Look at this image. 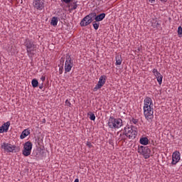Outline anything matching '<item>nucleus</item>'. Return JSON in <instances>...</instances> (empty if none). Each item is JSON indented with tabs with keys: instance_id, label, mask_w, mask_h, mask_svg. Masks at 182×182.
<instances>
[{
	"instance_id": "nucleus-17",
	"label": "nucleus",
	"mask_w": 182,
	"mask_h": 182,
	"mask_svg": "<svg viewBox=\"0 0 182 182\" xmlns=\"http://www.w3.org/2000/svg\"><path fill=\"white\" fill-rule=\"evenodd\" d=\"M33 144H32V142L31 141H26L24 144H23V147L24 149H26L28 150H30V151H32V147H33Z\"/></svg>"
},
{
	"instance_id": "nucleus-23",
	"label": "nucleus",
	"mask_w": 182,
	"mask_h": 182,
	"mask_svg": "<svg viewBox=\"0 0 182 182\" xmlns=\"http://www.w3.org/2000/svg\"><path fill=\"white\" fill-rule=\"evenodd\" d=\"M116 59V65H122V57L119 55H117L115 57Z\"/></svg>"
},
{
	"instance_id": "nucleus-28",
	"label": "nucleus",
	"mask_w": 182,
	"mask_h": 182,
	"mask_svg": "<svg viewBox=\"0 0 182 182\" xmlns=\"http://www.w3.org/2000/svg\"><path fill=\"white\" fill-rule=\"evenodd\" d=\"M130 122H131L133 124H137V123H139V119L132 118V119L130 120Z\"/></svg>"
},
{
	"instance_id": "nucleus-36",
	"label": "nucleus",
	"mask_w": 182,
	"mask_h": 182,
	"mask_svg": "<svg viewBox=\"0 0 182 182\" xmlns=\"http://www.w3.org/2000/svg\"><path fill=\"white\" fill-rule=\"evenodd\" d=\"M151 4H154L156 2V0H149Z\"/></svg>"
},
{
	"instance_id": "nucleus-24",
	"label": "nucleus",
	"mask_w": 182,
	"mask_h": 182,
	"mask_svg": "<svg viewBox=\"0 0 182 182\" xmlns=\"http://www.w3.org/2000/svg\"><path fill=\"white\" fill-rule=\"evenodd\" d=\"M156 80L159 85H161V83H163V75L161 74L160 75L156 77Z\"/></svg>"
},
{
	"instance_id": "nucleus-6",
	"label": "nucleus",
	"mask_w": 182,
	"mask_h": 182,
	"mask_svg": "<svg viewBox=\"0 0 182 182\" xmlns=\"http://www.w3.org/2000/svg\"><path fill=\"white\" fill-rule=\"evenodd\" d=\"M95 16H96V13H91L84 17L80 21V26H87V25H90L91 22H93V19H95Z\"/></svg>"
},
{
	"instance_id": "nucleus-16",
	"label": "nucleus",
	"mask_w": 182,
	"mask_h": 182,
	"mask_svg": "<svg viewBox=\"0 0 182 182\" xmlns=\"http://www.w3.org/2000/svg\"><path fill=\"white\" fill-rule=\"evenodd\" d=\"M139 143L143 146H147V144H149V138L148 137L140 138Z\"/></svg>"
},
{
	"instance_id": "nucleus-38",
	"label": "nucleus",
	"mask_w": 182,
	"mask_h": 182,
	"mask_svg": "<svg viewBox=\"0 0 182 182\" xmlns=\"http://www.w3.org/2000/svg\"><path fill=\"white\" fill-rule=\"evenodd\" d=\"M9 1V2H10V4H12V2H14V1H15V0H8Z\"/></svg>"
},
{
	"instance_id": "nucleus-5",
	"label": "nucleus",
	"mask_w": 182,
	"mask_h": 182,
	"mask_svg": "<svg viewBox=\"0 0 182 182\" xmlns=\"http://www.w3.org/2000/svg\"><path fill=\"white\" fill-rule=\"evenodd\" d=\"M1 148L7 153H18L21 150L19 147L6 142L2 144Z\"/></svg>"
},
{
	"instance_id": "nucleus-9",
	"label": "nucleus",
	"mask_w": 182,
	"mask_h": 182,
	"mask_svg": "<svg viewBox=\"0 0 182 182\" xmlns=\"http://www.w3.org/2000/svg\"><path fill=\"white\" fill-rule=\"evenodd\" d=\"M106 79H107V77H106V75H101L99 78L97 84L94 87L93 91L97 92L99 89H102V87H103V86L105 85V83H106Z\"/></svg>"
},
{
	"instance_id": "nucleus-31",
	"label": "nucleus",
	"mask_w": 182,
	"mask_h": 182,
	"mask_svg": "<svg viewBox=\"0 0 182 182\" xmlns=\"http://www.w3.org/2000/svg\"><path fill=\"white\" fill-rule=\"evenodd\" d=\"M86 145L87 146V147H89V149H92V147H93V145H92V143L90 141H87Z\"/></svg>"
},
{
	"instance_id": "nucleus-8",
	"label": "nucleus",
	"mask_w": 182,
	"mask_h": 182,
	"mask_svg": "<svg viewBox=\"0 0 182 182\" xmlns=\"http://www.w3.org/2000/svg\"><path fill=\"white\" fill-rule=\"evenodd\" d=\"M138 153L144 156V159H149L150 153H151V151L147 146L144 147L143 146H141L138 149Z\"/></svg>"
},
{
	"instance_id": "nucleus-12",
	"label": "nucleus",
	"mask_w": 182,
	"mask_h": 182,
	"mask_svg": "<svg viewBox=\"0 0 182 182\" xmlns=\"http://www.w3.org/2000/svg\"><path fill=\"white\" fill-rule=\"evenodd\" d=\"M9 126H11L10 122H7L3 124L2 126L0 127V133L8 132V130H9Z\"/></svg>"
},
{
	"instance_id": "nucleus-13",
	"label": "nucleus",
	"mask_w": 182,
	"mask_h": 182,
	"mask_svg": "<svg viewBox=\"0 0 182 182\" xmlns=\"http://www.w3.org/2000/svg\"><path fill=\"white\" fill-rule=\"evenodd\" d=\"M31 134V131L28 129H24L20 135V139L23 140L25 137H28Z\"/></svg>"
},
{
	"instance_id": "nucleus-3",
	"label": "nucleus",
	"mask_w": 182,
	"mask_h": 182,
	"mask_svg": "<svg viewBox=\"0 0 182 182\" xmlns=\"http://www.w3.org/2000/svg\"><path fill=\"white\" fill-rule=\"evenodd\" d=\"M109 129H120L123 126V120L120 118H114V117H109L107 123Z\"/></svg>"
},
{
	"instance_id": "nucleus-29",
	"label": "nucleus",
	"mask_w": 182,
	"mask_h": 182,
	"mask_svg": "<svg viewBox=\"0 0 182 182\" xmlns=\"http://www.w3.org/2000/svg\"><path fill=\"white\" fill-rule=\"evenodd\" d=\"M90 119L92 121L96 120V116L95 115V114L92 113L91 114H90Z\"/></svg>"
},
{
	"instance_id": "nucleus-7",
	"label": "nucleus",
	"mask_w": 182,
	"mask_h": 182,
	"mask_svg": "<svg viewBox=\"0 0 182 182\" xmlns=\"http://www.w3.org/2000/svg\"><path fill=\"white\" fill-rule=\"evenodd\" d=\"M73 68V60H72V58L69 54H66L65 56V62L64 65L65 69V73H69L70 70H72V68Z\"/></svg>"
},
{
	"instance_id": "nucleus-1",
	"label": "nucleus",
	"mask_w": 182,
	"mask_h": 182,
	"mask_svg": "<svg viewBox=\"0 0 182 182\" xmlns=\"http://www.w3.org/2000/svg\"><path fill=\"white\" fill-rule=\"evenodd\" d=\"M153 100L150 97H146L144 100V115L147 122H152L154 119V108Z\"/></svg>"
},
{
	"instance_id": "nucleus-34",
	"label": "nucleus",
	"mask_w": 182,
	"mask_h": 182,
	"mask_svg": "<svg viewBox=\"0 0 182 182\" xmlns=\"http://www.w3.org/2000/svg\"><path fill=\"white\" fill-rule=\"evenodd\" d=\"M39 89H43V82L39 85Z\"/></svg>"
},
{
	"instance_id": "nucleus-20",
	"label": "nucleus",
	"mask_w": 182,
	"mask_h": 182,
	"mask_svg": "<svg viewBox=\"0 0 182 182\" xmlns=\"http://www.w3.org/2000/svg\"><path fill=\"white\" fill-rule=\"evenodd\" d=\"M69 6H71V11H75V9H77V1L70 4Z\"/></svg>"
},
{
	"instance_id": "nucleus-2",
	"label": "nucleus",
	"mask_w": 182,
	"mask_h": 182,
	"mask_svg": "<svg viewBox=\"0 0 182 182\" xmlns=\"http://www.w3.org/2000/svg\"><path fill=\"white\" fill-rule=\"evenodd\" d=\"M24 45L26 48V52L29 58H33L35 55V51L36 50V43L32 40L26 39Z\"/></svg>"
},
{
	"instance_id": "nucleus-37",
	"label": "nucleus",
	"mask_w": 182,
	"mask_h": 182,
	"mask_svg": "<svg viewBox=\"0 0 182 182\" xmlns=\"http://www.w3.org/2000/svg\"><path fill=\"white\" fill-rule=\"evenodd\" d=\"M161 1V2H167V1H168V0H160Z\"/></svg>"
},
{
	"instance_id": "nucleus-11",
	"label": "nucleus",
	"mask_w": 182,
	"mask_h": 182,
	"mask_svg": "<svg viewBox=\"0 0 182 182\" xmlns=\"http://www.w3.org/2000/svg\"><path fill=\"white\" fill-rule=\"evenodd\" d=\"M180 159H181V154H180V151H174L172 154L171 164L176 166V164L180 161Z\"/></svg>"
},
{
	"instance_id": "nucleus-21",
	"label": "nucleus",
	"mask_w": 182,
	"mask_h": 182,
	"mask_svg": "<svg viewBox=\"0 0 182 182\" xmlns=\"http://www.w3.org/2000/svg\"><path fill=\"white\" fill-rule=\"evenodd\" d=\"M127 136L126 135V131H124L122 134H119V140H126Z\"/></svg>"
},
{
	"instance_id": "nucleus-18",
	"label": "nucleus",
	"mask_w": 182,
	"mask_h": 182,
	"mask_svg": "<svg viewBox=\"0 0 182 182\" xmlns=\"http://www.w3.org/2000/svg\"><path fill=\"white\" fill-rule=\"evenodd\" d=\"M31 153H32V151H30L29 149H26V148L23 149L22 154L24 156V157H28V156H31Z\"/></svg>"
},
{
	"instance_id": "nucleus-10",
	"label": "nucleus",
	"mask_w": 182,
	"mask_h": 182,
	"mask_svg": "<svg viewBox=\"0 0 182 182\" xmlns=\"http://www.w3.org/2000/svg\"><path fill=\"white\" fill-rule=\"evenodd\" d=\"M33 6L37 11H43L45 9V3L42 0H34L33 1Z\"/></svg>"
},
{
	"instance_id": "nucleus-19",
	"label": "nucleus",
	"mask_w": 182,
	"mask_h": 182,
	"mask_svg": "<svg viewBox=\"0 0 182 182\" xmlns=\"http://www.w3.org/2000/svg\"><path fill=\"white\" fill-rule=\"evenodd\" d=\"M58 17L54 16L51 19L50 24L53 26H56L58 25Z\"/></svg>"
},
{
	"instance_id": "nucleus-33",
	"label": "nucleus",
	"mask_w": 182,
	"mask_h": 182,
	"mask_svg": "<svg viewBox=\"0 0 182 182\" xmlns=\"http://www.w3.org/2000/svg\"><path fill=\"white\" fill-rule=\"evenodd\" d=\"M65 2V4H70V1L72 0H62Z\"/></svg>"
},
{
	"instance_id": "nucleus-39",
	"label": "nucleus",
	"mask_w": 182,
	"mask_h": 182,
	"mask_svg": "<svg viewBox=\"0 0 182 182\" xmlns=\"http://www.w3.org/2000/svg\"><path fill=\"white\" fill-rule=\"evenodd\" d=\"M74 182H79V178H76Z\"/></svg>"
},
{
	"instance_id": "nucleus-22",
	"label": "nucleus",
	"mask_w": 182,
	"mask_h": 182,
	"mask_svg": "<svg viewBox=\"0 0 182 182\" xmlns=\"http://www.w3.org/2000/svg\"><path fill=\"white\" fill-rule=\"evenodd\" d=\"M31 85L33 87H38V85H39V82H38V80L33 79L31 81Z\"/></svg>"
},
{
	"instance_id": "nucleus-25",
	"label": "nucleus",
	"mask_w": 182,
	"mask_h": 182,
	"mask_svg": "<svg viewBox=\"0 0 182 182\" xmlns=\"http://www.w3.org/2000/svg\"><path fill=\"white\" fill-rule=\"evenodd\" d=\"M152 73H154L156 77L160 76L161 74L157 70V69L154 68L152 70Z\"/></svg>"
},
{
	"instance_id": "nucleus-4",
	"label": "nucleus",
	"mask_w": 182,
	"mask_h": 182,
	"mask_svg": "<svg viewBox=\"0 0 182 182\" xmlns=\"http://www.w3.org/2000/svg\"><path fill=\"white\" fill-rule=\"evenodd\" d=\"M125 134L128 139L131 140H134L136 137H137V130L133 128V126L127 125L124 129Z\"/></svg>"
},
{
	"instance_id": "nucleus-27",
	"label": "nucleus",
	"mask_w": 182,
	"mask_h": 182,
	"mask_svg": "<svg viewBox=\"0 0 182 182\" xmlns=\"http://www.w3.org/2000/svg\"><path fill=\"white\" fill-rule=\"evenodd\" d=\"M178 35L179 38L182 37V27L181 26H179L178 28Z\"/></svg>"
},
{
	"instance_id": "nucleus-14",
	"label": "nucleus",
	"mask_w": 182,
	"mask_h": 182,
	"mask_svg": "<svg viewBox=\"0 0 182 182\" xmlns=\"http://www.w3.org/2000/svg\"><path fill=\"white\" fill-rule=\"evenodd\" d=\"M105 18H106V14H105V13H102L98 16H96V14H95V16L94 17L96 22H100V21H103V19H105Z\"/></svg>"
},
{
	"instance_id": "nucleus-35",
	"label": "nucleus",
	"mask_w": 182,
	"mask_h": 182,
	"mask_svg": "<svg viewBox=\"0 0 182 182\" xmlns=\"http://www.w3.org/2000/svg\"><path fill=\"white\" fill-rule=\"evenodd\" d=\"M59 73L60 75H62V73H63V70L60 68Z\"/></svg>"
},
{
	"instance_id": "nucleus-26",
	"label": "nucleus",
	"mask_w": 182,
	"mask_h": 182,
	"mask_svg": "<svg viewBox=\"0 0 182 182\" xmlns=\"http://www.w3.org/2000/svg\"><path fill=\"white\" fill-rule=\"evenodd\" d=\"M100 25V23H96V21H94L92 23V26L95 31H97L99 29V26Z\"/></svg>"
},
{
	"instance_id": "nucleus-30",
	"label": "nucleus",
	"mask_w": 182,
	"mask_h": 182,
	"mask_svg": "<svg viewBox=\"0 0 182 182\" xmlns=\"http://www.w3.org/2000/svg\"><path fill=\"white\" fill-rule=\"evenodd\" d=\"M65 105H67L68 107H72V103H70V101H69V100H65Z\"/></svg>"
},
{
	"instance_id": "nucleus-32",
	"label": "nucleus",
	"mask_w": 182,
	"mask_h": 182,
	"mask_svg": "<svg viewBox=\"0 0 182 182\" xmlns=\"http://www.w3.org/2000/svg\"><path fill=\"white\" fill-rule=\"evenodd\" d=\"M46 79V77H45V76H41V80H42V82H45V80Z\"/></svg>"
},
{
	"instance_id": "nucleus-15",
	"label": "nucleus",
	"mask_w": 182,
	"mask_h": 182,
	"mask_svg": "<svg viewBox=\"0 0 182 182\" xmlns=\"http://www.w3.org/2000/svg\"><path fill=\"white\" fill-rule=\"evenodd\" d=\"M160 26H161V24L159 23V21H157V19H154L151 21V27L152 28H156L157 29H159V28H160Z\"/></svg>"
}]
</instances>
